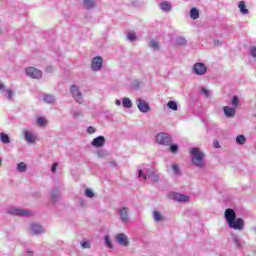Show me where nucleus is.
Here are the masks:
<instances>
[{"label": "nucleus", "instance_id": "27", "mask_svg": "<svg viewBox=\"0 0 256 256\" xmlns=\"http://www.w3.org/2000/svg\"><path fill=\"white\" fill-rule=\"evenodd\" d=\"M246 142H247V138L245 137V135H238L236 137L237 145H245Z\"/></svg>", "mask_w": 256, "mask_h": 256}, {"label": "nucleus", "instance_id": "12", "mask_svg": "<svg viewBox=\"0 0 256 256\" xmlns=\"http://www.w3.org/2000/svg\"><path fill=\"white\" fill-rule=\"evenodd\" d=\"M23 136L26 143H29V145H33L37 141V135L31 130H23Z\"/></svg>", "mask_w": 256, "mask_h": 256}, {"label": "nucleus", "instance_id": "10", "mask_svg": "<svg viewBox=\"0 0 256 256\" xmlns=\"http://www.w3.org/2000/svg\"><path fill=\"white\" fill-rule=\"evenodd\" d=\"M170 199H173L174 201H177L178 203H188L190 197L185 194L172 192V193H170Z\"/></svg>", "mask_w": 256, "mask_h": 256}, {"label": "nucleus", "instance_id": "50", "mask_svg": "<svg viewBox=\"0 0 256 256\" xmlns=\"http://www.w3.org/2000/svg\"><path fill=\"white\" fill-rule=\"evenodd\" d=\"M115 105H117V107H121V100H115Z\"/></svg>", "mask_w": 256, "mask_h": 256}, {"label": "nucleus", "instance_id": "6", "mask_svg": "<svg viewBox=\"0 0 256 256\" xmlns=\"http://www.w3.org/2000/svg\"><path fill=\"white\" fill-rule=\"evenodd\" d=\"M156 141L159 143V145H171L173 143V140L171 139V135L167 133H159L156 136Z\"/></svg>", "mask_w": 256, "mask_h": 256}, {"label": "nucleus", "instance_id": "37", "mask_svg": "<svg viewBox=\"0 0 256 256\" xmlns=\"http://www.w3.org/2000/svg\"><path fill=\"white\" fill-rule=\"evenodd\" d=\"M85 195L86 197H88L89 199H93L95 197V193H93V190L87 188L85 190Z\"/></svg>", "mask_w": 256, "mask_h": 256}, {"label": "nucleus", "instance_id": "43", "mask_svg": "<svg viewBox=\"0 0 256 256\" xmlns=\"http://www.w3.org/2000/svg\"><path fill=\"white\" fill-rule=\"evenodd\" d=\"M250 55L253 59H256V46L250 47Z\"/></svg>", "mask_w": 256, "mask_h": 256}, {"label": "nucleus", "instance_id": "41", "mask_svg": "<svg viewBox=\"0 0 256 256\" xmlns=\"http://www.w3.org/2000/svg\"><path fill=\"white\" fill-rule=\"evenodd\" d=\"M82 249H91V243L89 241H84L81 243Z\"/></svg>", "mask_w": 256, "mask_h": 256}, {"label": "nucleus", "instance_id": "46", "mask_svg": "<svg viewBox=\"0 0 256 256\" xmlns=\"http://www.w3.org/2000/svg\"><path fill=\"white\" fill-rule=\"evenodd\" d=\"M0 91H1V93H5V92H6V90H5V84H3V83H1V82H0Z\"/></svg>", "mask_w": 256, "mask_h": 256}, {"label": "nucleus", "instance_id": "49", "mask_svg": "<svg viewBox=\"0 0 256 256\" xmlns=\"http://www.w3.org/2000/svg\"><path fill=\"white\" fill-rule=\"evenodd\" d=\"M214 147H215V149H219V147H221L217 140L214 141Z\"/></svg>", "mask_w": 256, "mask_h": 256}, {"label": "nucleus", "instance_id": "40", "mask_svg": "<svg viewBox=\"0 0 256 256\" xmlns=\"http://www.w3.org/2000/svg\"><path fill=\"white\" fill-rule=\"evenodd\" d=\"M170 151L171 153H177L179 151V146L177 144H171Z\"/></svg>", "mask_w": 256, "mask_h": 256}, {"label": "nucleus", "instance_id": "29", "mask_svg": "<svg viewBox=\"0 0 256 256\" xmlns=\"http://www.w3.org/2000/svg\"><path fill=\"white\" fill-rule=\"evenodd\" d=\"M153 219L156 221V223H160V221L163 220V215H161L159 211L155 210L153 212Z\"/></svg>", "mask_w": 256, "mask_h": 256}, {"label": "nucleus", "instance_id": "8", "mask_svg": "<svg viewBox=\"0 0 256 256\" xmlns=\"http://www.w3.org/2000/svg\"><path fill=\"white\" fill-rule=\"evenodd\" d=\"M118 215L120 217L121 223L127 225L129 223V208L121 207L118 209Z\"/></svg>", "mask_w": 256, "mask_h": 256}, {"label": "nucleus", "instance_id": "28", "mask_svg": "<svg viewBox=\"0 0 256 256\" xmlns=\"http://www.w3.org/2000/svg\"><path fill=\"white\" fill-rule=\"evenodd\" d=\"M43 101L45 103H55V96L51 95V94H46L43 97Z\"/></svg>", "mask_w": 256, "mask_h": 256}, {"label": "nucleus", "instance_id": "11", "mask_svg": "<svg viewBox=\"0 0 256 256\" xmlns=\"http://www.w3.org/2000/svg\"><path fill=\"white\" fill-rule=\"evenodd\" d=\"M116 243L121 247H129V237L125 233H119L115 237Z\"/></svg>", "mask_w": 256, "mask_h": 256}, {"label": "nucleus", "instance_id": "32", "mask_svg": "<svg viewBox=\"0 0 256 256\" xmlns=\"http://www.w3.org/2000/svg\"><path fill=\"white\" fill-rule=\"evenodd\" d=\"M104 243L108 249H113V242H111V237L109 235L104 237Z\"/></svg>", "mask_w": 256, "mask_h": 256}, {"label": "nucleus", "instance_id": "52", "mask_svg": "<svg viewBox=\"0 0 256 256\" xmlns=\"http://www.w3.org/2000/svg\"><path fill=\"white\" fill-rule=\"evenodd\" d=\"M180 41H181L182 45H185V39L184 38H181Z\"/></svg>", "mask_w": 256, "mask_h": 256}, {"label": "nucleus", "instance_id": "31", "mask_svg": "<svg viewBox=\"0 0 256 256\" xmlns=\"http://www.w3.org/2000/svg\"><path fill=\"white\" fill-rule=\"evenodd\" d=\"M17 171H19V173H25V171H27V164H25L24 162L18 163Z\"/></svg>", "mask_w": 256, "mask_h": 256}, {"label": "nucleus", "instance_id": "5", "mask_svg": "<svg viewBox=\"0 0 256 256\" xmlns=\"http://www.w3.org/2000/svg\"><path fill=\"white\" fill-rule=\"evenodd\" d=\"M25 74L31 79H41L43 77V72L35 67L26 68Z\"/></svg>", "mask_w": 256, "mask_h": 256}, {"label": "nucleus", "instance_id": "15", "mask_svg": "<svg viewBox=\"0 0 256 256\" xmlns=\"http://www.w3.org/2000/svg\"><path fill=\"white\" fill-rule=\"evenodd\" d=\"M193 71L196 75H205L207 73V66L203 63H196L193 66Z\"/></svg>", "mask_w": 256, "mask_h": 256}, {"label": "nucleus", "instance_id": "36", "mask_svg": "<svg viewBox=\"0 0 256 256\" xmlns=\"http://www.w3.org/2000/svg\"><path fill=\"white\" fill-rule=\"evenodd\" d=\"M172 171H173L174 175H181V170L179 169L178 164L172 165Z\"/></svg>", "mask_w": 256, "mask_h": 256}, {"label": "nucleus", "instance_id": "1", "mask_svg": "<svg viewBox=\"0 0 256 256\" xmlns=\"http://www.w3.org/2000/svg\"><path fill=\"white\" fill-rule=\"evenodd\" d=\"M224 217L230 229H235L236 231H243L245 229V222L242 218H237L235 210L231 208L226 209Z\"/></svg>", "mask_w": 256, "mask_h": 256}, {"label": "nucleus", "instance_id": "53", "mask_svg": "<svg viewBox=\"0 0 256 256\" xmlns=\"http://www.w3.org/2000/svg\"><path fill=\"white\" fill-rule=\"evenodd\" d=\"M1 163H2V160H1V158H0V167H1Z\"/></svg>", "mask_w": 256, "mask_h": 256}, {"label": "nucleus", "instance_id": "48", "mask_svg": "<svg viewBox=\"0 0 256 256\" xmlns=\"http://www.w3.org/2000/svg\"><path fill=\"white\" fill-rule=\"evenodd\" d=\"M57 165H58L57 163H54L52 165V168H51L52 173H55L57 171Z\"/></svg>", "mask_w": 256, "mask_h": 256}, {"label": "nucleus", "instance_id": "13", "mask_svg": "<svg viewBox=\"0 0 256 256\" xmlns=\"http://www.w3.org/2000/svg\"><path fill=\"white\" fill-rule=\"evenodd\" d=\"M103 67V57L96 56L92 59L91 69L92 71H101Z\"/></svg>", "mask_w": 256, "mask_h": 256}, {"label": "nucleus", "instance_id": "3", "mask_svg": "<svg viewBox=\"0 0 256 256\" xmlns=\"http://www.w3.org/2000/svg\"><path fill=\"white\" fill-rule=\"evenodd\" d=\"M138 177L139 179H143L145 181L146 179H150L153 183H157L159 181V175H157L152 170L146 169V170H138Z\"/></svg>", "mask_w": 256, "mask_h": 256}, {"label": "nucleus", "instance_id": "26", "mask_svg": "<svg viewBox=\"0 0 256 256\" xmlns=\"http://www.w3.org/2000/svg\"><path fill=\"white\" fill-rule=\"evenodd\" d=\"M167 107H168V109H171L172 111H177L179 109V106L177 105V102H175L173 100H170L167 103Z\"/></svg>", "mask_w": 256, "mask_h": 256}, {"label": "nucleus", "instance_id": "16", "mask_svg": "<svg viewBox=\"0 0 256 256\" xmlns=\"http://www.w3.org/2000/svg\"><path fill=\"white\" fill-rule=\"evenodd\" d=\"M50 200L52 203H59L61 201V191L59 188L52 189L50 193Z\"/></svg>", "mask_w": 256, "mask_h": 256}, {"label": "nucleus", "instance_id": "18", "mask_svg": "<svg viewBox=\"0 0 256 256\" xmlns=\"http://www.w3.org/2000/svg\"><path fill=\"white\" fill-rule=\"evenodd\" d=\"M223 111L225 117H227L228 119H233V117H235V114L237 113V109L230 106H225L223 108Z\"/></svg>", "mask_w": 256, "mask_h": 256}, {"label": "nucleus", "instance_id": "51", "mask_svg": "<svg viewBox=\"0 0 256 256\" xmlns=\"http://www.w3.org/2000/svg\"><path fill=\"white\" fill-rule=\"evenodd\" d=\"M26 256H33V252L28 251L27 254H26Z\"/></svg>", "mask_w": 256, "mask_h": 256}, {"label": "nucleus", "instance_id": "42", "mask_svg": "<svg viewBox=\"0 0 256 256\" xmlns=\"http://www.w3.org/2000/svg\"><path fill=\"white\" fill-rule=\"evenodd\" d=\"M97 156L100 157V158L107 157V151H105V150H98L97 151Z\"/></svg>", "mask_w": 256, "mask_h": 256}, {"label": "nucleus", "instance_id": "45", "mask_svg": "<svg viewBox=\"0 0 256 256\" xmlns=\"http://www.w3.org/2000/svg\"><path fill=\"white\" fill-rule=\"evenodd\" d=\"M95 131H96L95 127H93V126H90V127L87 128V133H89L90 135L95 133Z\"/></svg>", "mask_w": 256, "mask_h": 256}, {"label": "nucleus", "instance_id": "47", "mask_svg": "<svg viewBox=\"0 0 256 256\" xmlns=\"http://www.w3.org/2000/svg\"><path fill=\"white\" fill-rule=\"evenodd\" d=\"M222 43L219 40H214V46L215 47H221Z\"/></svg>", "mask_w": 256, "mask_h": 256}, {"label": "nucleus", "instance_id": "23", "mask_svg": "<svg viewBox=\"0 0 256 256\" xmlns=\"http://www.w3.org/2000/svg\"><path fill=\"white\" fill-rule=\"evenodd\" d=\"M238 7L242 15H247L249 13V9H247V6H245L244 1L239 2Z\"/></svg>", "mask_w": 256, "mask_h": 256}, {"label": "nucleus", "instance_id": "19", "mask_svg": "<svg viewBox=\"0 0 256 256\" xmlns=\"http://www.w3.org/2000/svg\"><path fill=\"white\" fill-rule=\"evenodd\" d=\"M92 147H103V145H105V138L103 136H98L96 138L93 139V141L91 142Z\"/></svg>", "mask_w": 256, "mask_h": 256}, {"label": "nucleus", "instance_id": "7", "mask_svg": "<svg viewBox=\"0 0 256 256\" xmlns=\"http://www.w3.org/2000/svg\"><path fill=\"white\" fill-rule=\"evenodd\" d=\"M7 213H9V215H16L17 217H29V215H31V211L20 208H10Z\"/></svg>", "mask_w": 256, "mask_h": 256}, {"label": "nucleus", "instance_id": "17", "mask_svg": "<svg viewBox=\"0 0 256 256\" xmlns=\"http://www.w3.org/2000/svg\"><path fill=\"white\" fill-rule=\"evenodd\" d=\"M231 239L236 248L243 250V247H245V241H243L239 235L233 234Z\"/></svg>", "mask_w": 256, "mask_h": 256}, {"label": "nucleus", "instance_id": "21", "mask_svg": "<svg viewBox=\"0 0 256 256\" xmlns=\"http://www.w3.org/2000/svg\"><path fill=\"white\" fill-rule=\"evenodd\" d=\"M0 141L1 143H3L4 145H9V143H11V138H9V135L1 132L0 133Z\"/></svg>", "mask_w": 256, "mask_h": 256}, {"label": "nucleus", "instance_id": "25", "mask_svg": "<svg viewBox=\"0 0 256 256\" xmlns=\"http://www.w3.org/2000/svg\"><path fill=\"white\" fill-rule=\"evenodd\" d=\"M231 105H232V108H234V109H237V107H239V105H241V101L239 100V98L237 96L232 97Z\"/></svg>", "mask_w": 256, "mask_h": 256}, {"label": "nucleus", "instance_id": "34", "mask_svg": "<svg viewBox=\"0 0 256 256\" xmlns=\"http://www.w3.org/2000/svg\"><path fill=\"white\" fill-rule=\"evenodd\" d=\"M126 39H128V41H130V43H133V41H137V35L135 34V32H129L126 35Z\"/></svg>", "mask_w": 256, "mask_h": 256}, {"label": "nucleus", "instance_id": "9", "mask_svg": "<svg viewBox=\"0 0 256 256\" xmlns=\"http://www.w3.org/2000/svg\"><path fill=\"white\" fill-rule=\"evenodd\" d=\"M136 105L141 113H148L151 111V106L142 98L136 99Z\"/></svg>", "mask_w": 256, "mask_h": 256}, {"label": "nucleus", "instance_id": "38", "mask_svg": "<svg viewBox=\"0 0 256 256\" xmlns=\"http://www.w3.org/2000/svg\"><path fill=\"white\" fill-rule=\"evenodd\" d=\"M5 93H6V99H8L9 101H12L13 95H14L13 90L7 89Z\"/></svg>", "mask_w": 256, "mask_h": 256}, {"label": "nucleus", "instance_id": "39", "mask_svg": "<svg viewBox=\"0 0 256 256\" xmlns=\"http://www.w3.org/2000/svg\"><path fill=\"white\" fill-rule=\"evenodd\" d=\"M200 93H202L204 97H210L211 95V92L205 87H201Z\"/></svg>", "mask_w": 256, "mask_h": 256}, {"label": "nucleus", "instance_id": "24", "mask_svg": "<svg viewBox=\"0 0 256 256\" xmlns=\"http://www.w3.org/2000/svg\"><path fill=\"white\" fill-rule=\"evenodd\" d=\"M95 5H97V2H95V0H84L85 9H93Z\"/></svg>", "mask_w": 256, "mask_h": 256}, {"label": "nucleus", "instance_id": "22", "mask_svg": "<svg viewBox=\"0 0 256 256\" xmlns=\"http://www.w3.org/2000/svg\"><path fill=\"white\" fill-rule=\"evenodd\" d=\"M122 105L125 109H131L133 107V102L129 98L124 97L122 99Z\"/></svg>", "mask_w": 256, "mask_h": 256}, {"label": "nucleus", "instance_id": "2", "mask_svg": "<svg viewBox=\"0 0 256 256\" xmlns=\"http://www.w3.org/2000/svg\"><path fill=\"white\" fill-rule=\"evenodd\" d=\"M190 155H191V161L195 167H198L199 169H203L205 167V162H203V159H205V153L195 147L190 149Z\"/></svg>", "mask_w": 256, "mask_h": 256}, {"label": "nucleus", "instance_id": "14", "mask_svg": "<svg viewBox=\"0 0 256 256\" xmlns=\"http://www.w3.org/2000/svg\"><path fill=\"white\" fill-rule=\"evenodd\" d=\"M30 233L31 235H43V233H45V229L37 223H32L30 224Z\"/></svg>", "mask_w": 256, "mask_h": 256}, {"label": "nucleus", "instance_id": "33", "mask_svg": "<svg viewBox=\"0 0 256 256\" xmlns=\"http://www.w3.org/2000/svg\"><path fill=\"white\" fill-rule=\"evenodd\" d=\"M190 17L191 19H199V10L197 8H191Z\"/></svg>", "mask_w": 256, "mask_h": 256}, {"label": "nucleus", "instance_id": "44", "mask_svg": "<svg viewBox=\"0 0 256 256\" xmlns=\"http://www.w3.org/2000/svg\"><path fill=\"white\" fill-rule=\"evenodd\" d=\"M71 115H73V117H75V119H77L78 117H81V112L72 110Z\"/></svg>", "mask_w": 256, "mask_h": 256}, {"label": "nucleus", "instance_id": "4", "mask_svg": "<svg viewBox=\"0 0 256 256\" xmlns=\"http://www.w3.org/2000/svg\"><path fill=\"white\" fill-rule=\"evenodd\" d=\"M70 93L76 103H79V105H83V94L81 93V90H79L77 85H72L70 87Z\"/></svg>", "mask_w": 256, "mask_h": 256}, {"label": "nucleus", "instance_id": "20", "mask_svg": "<svg viewBox=\"0 0 256 256\" xmlns=\"http://www.w3.org/2000/svg\"><path fill=\"white\" fill-rule=\"evenodd\" d=\"M159 7L164 13H169V11L172 9L171 2L169 1H163L159 4Z\"/></svg>", "mask_w": 256, "mask_h": 256}, {"label": "nucleus", "instance_id": "35", "mask_svg": "<svg viewBox=\"0 0 256 256\" xmlns=\"http://www.w3.org/2000/svg\"><path fill=\"white\" fill-rule=\"evenodd\" d=\"M37 123H38L39 127H46L47 123H49V121H47V119H45L43 117H39V118H37Z\"/></svg>", "mask_w": 256, "mask_h": 256}, {"label": "nucleus", "instance_id": "30", "mask_svg": "<svg viewBox=\"0 0 256 256\" xmlns=\"http://www.w3.org/2000/svg\"><path fill=\"white\" fill-rule=\"evenodd\" d=\"M148 45L154 51H159V42H157V40H150Z\"/></svg>", "mask_w": 256, "mask_h": 256}]
</instances>
